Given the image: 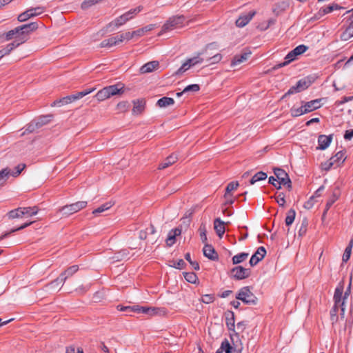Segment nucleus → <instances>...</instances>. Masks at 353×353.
I'll list each match as a JSON object with an SVG mask.
<instances>
[{
    "label": "nucleus",
    "mask_w": 353,
    "mask_h": 353,
    "mask_svg": "<svg viewBox=\"0 0 353 353\" xmlns=\"http://www.w3.org/2000/svg\"><path fill=\"white\" fill-rule=\"evenodd\" d=\"M351 281H352V276L350 279L349 284L346 288V290L344 292L343 296H342L344 290V281L341 280L338 285L336 286L334 294V310L336 311L338 308L341 309V313L343 314L345 312V302L347 297L350 296L351 293Z\"/></svg>",
    "instance_id": "f257e3e1"
},
{
    "label": "nucleus",
    "mask_w": 353,
    "mask_h": 353,
    "mask_svg": "<svg viewBox=\"0 0 353 353\" xmlns=\"http://www.w3.org/2000/svg\"><path fill=\"white\" fill-rule=\"evenodd\" d=\"M123 86L116 84L107 86L100 90L94 96L99 101H103L112 96L123 93Z\"/></svg>",
    "instance_id": "f03ea898"
},
{
    "label": "nucleus",
    "mask_w": 353,
    "mask_h": 353,
    "mask_svg": "<svg viewBox=\"0 0 353 353\" xmlns=\"http://www.w3.org/2000/svg\"><path fill=\"white\" fill-rule=\"evenodd\" d=\"M117 309L121 312H125L127 314L131 315V313H143L149 316H153L157 313L158 308L143 307L139 305L133 306H123L121 305H117Z\"/></svg>",
    "instance_id": "7ed1b4c3"
},
{
    "label": "nucleus",
    "mask_w": 353,
    "mask_h": 353,
    "mask_svg": "<svg viewBox=\"0 0 353 353\" xmlns=\"http://www.w3.org/2000/svg\"><path fill=\"white\" fill-rule=\"evenodd\" d=\"M79 270V266L77 265H74L69 267L67 270H65L63 272H62L59 277L56 279L50 282L46 285V288L52 289L57 288L60 284H63L68 278L72 276L74 274H75Z\"/></svg>",
    "instance_id": "20e7f679"
},
{
    "label": "nucleus",
    "mask_w": 353,
    "mask_h": 353,
    "mask_svg": "<svg viewBox=\"0 0 353 353\" xmlns=\"http://www.w3.org/2000/svg\"><path fill=\"white\" fill-rule=\"evenodd\" d=\"M236 299L242 301L244 303L248 305H255L257 302V298L252 292L249 286L241 288L236 295Z\"/></svg>",
    "instance_id": "39448f33"
},
{
    "label": "nucleus",
    "mask_w": 353,
    "mask_h": 353,
    "mask_svg": "<svg viewBox=\"0 0 353 353\" xmlns=\"http://www.w3.org/2000/svg\"><path fill=\"white\" fill-rule=\"evenodd\" d=\"M87 205V201H80L60 208L59 209V212H61L63 216L68 217L76 212H78L81 210L85 208Z\"/></svg>",
    "instance_id": "423d86ee"
},
{
    "label": "nucleus",
    "mask_w": 353,
    "mask_h": 353,
    "mask_svg": "<svg viewBox=\"0 0 353 353\" xmlns=\"http://www.w3.org/2000/svg\"><path fill=\"white\" fill-rule=\"evenodd\" d=\"M185 17L183 15H178L170 17L165 23L162 26V29L159 35L163 32L182 27L184 25Z\"/></svg>",
    "instance_id": "0eeeda50"
},
{
    "label": "nucleus",
    "mask_w": 353,
    "mask_h": 353,
    "mask_svg": "<svg viewBox=\"0 0 353 353\" xmlns=\"http://www.w3.org/2000/svg\"><path fill=\"white\" fill-rule=\"evenodd\" d=\"M232 277L236 280H243L251 275V270L243 266L238 265L231 270Z\"/></svg>",
    "instance_id": "6e6552de"
},
{
    "label": "nucleus",
    "mask_w": 353,
    "mask_h": 353,
    "mask_svg": "<svg viewBox=\"0 0 353 353\" xmlns=\"http://www.w3.org/2000/svg\"><path fill=\"white\" fill-rule=\"evenodd\" d=\"M274 174L278 181V190L281 188V185H285L287 183H290L289 175L284 170L278 168H274Z\"/></svg>",
    "instance_id": "1a4fd4ad"
},
{
    "label": "nucleus",
    "mask_w": 353,
    "mask_h": 353,
    "mask_svg": "<svg viewBox=\"0 0 353 353\" xmlns=\"http://www.w3.org/2000/svg\"><path fill=\"white\" fill-rule=\"evenodd\" d=\"M19 28L22 37V42H26L28 39L29 34L38 28V24L36 22H32L28 24L19 26Z\"/></svg>",
    "instance_id": "9d476101"
},
{
    "label": "nucleus",
    "mask_w": 353,
    "mask_h": 353,
    "mask_svg": "<svg viewBox=\"0 0 353 353\" xmlns=\"http://www.w3.org/2000/svg\"><path fill=\"white\" fill-rule=\"evenodd\" d=\"M21 37L19 26L5 33V39L6 41H10L14 39V41L12 43H18V47L24 43L22 42Z\"/></svg>",
    "instance_id": "9b49d317"
},
{
    "label": "nucleus",
    "mask_w": 353,
    "mask_h": 353,
    "mask_svg": "<svg viewBox=\"0 0 353 353\" xmlns=\"http://www.w3.org/2000/svg\"><path fill=\"white\" fill-rule=\"evenodd\" d=\"M266 250L264 247H259L256 252L251 256L250 260V265L255 266L259 261H261L265 256Z\"/></svg>",
    "instance_id": "f8f14e48"
},
{
    "label": "nucleus",
    "mask_w": 353,
    "mask_h": 353,
    "mask_svg": "<svg viewBox=\"0 0 353 353\" xmlns=\"http://www.w3.org/2000/svg\"><path fill=\"white\" fill-rule=\"evenodd\" d=\"M203 255L212 261H216L219 259L217 252L214 248L209 244L205 245L203 249Z\"/></svg>",
    "instance_id": "ddd939ff"
},
{
    "label": "nucleus",
    "mask_w": 353,
    "mask_h": 353,
    "mask_svg": "<svg viewBox=\"0 0 353 353\" xmlns=\"http://www.w3.org/2000/svg\"><path fill=\"white\" fill-rule=\"evenodd\" d=\"M331 143V134L326 135H319L318 137V146L316 147L317 150H323L326 149Z\"/></svg>",
    "instance_id": "4468645a"
},
{
    "label": "nucleus",
    "mask_w": 353,
    "mask_h": 353,
    "mask_svg": "<svg viewBox=\"0 0 353 353\" xmlns=\"http://www.w3.org/2000/svg\"><path fill=\"white\" fill-rule=\"evenodd\" d=\"M254 14H255V12L252 11L246 14L240 16L239 17V19L236 21V26L241 27V28L244 27L250 21V20L252 19V17L254 16Z\"/></svg>",
    "instance_id": "2eb2a0df"
},
{
    "label": "nucleus",
    "mask_w": 353,
    "mask_h": 353,
    "mask_svg": "<svg viewBox=\"0 0 353 353\" xmlns=\"http://www.w3.org/2000/svg\"><path fill=\"white\" fill-rule=\"evenodd\" d=\"M345 159V152L343 150L338 152L334 156H332V167H339L344 163Z\"/></svg>",
    "instance_id": "dca6fc26"
},
{
    "label": "nucleus",
    "mask_w": 353,
    "mask_h": 353,
    "mask_svg": "<svg viewBox=\"0 0 353 353\" xmlns=\"http://www.w3.org/2000/svg\"><path fill=\"white\" fill-rule=\"evenodd\" d=\"M213 45V43L208 44L206 46V49L205 50H203L202 52H200L197 54L196 56L188 59L189 63H190V65L192 66H194L197 64L203 63V61L205 60V57H201V55H204L205 53L207 52L208 49L211 47Z\"/></svg>",
    "instance_id": "f3484780"
},
{
    "label": "nucleus",
    "mask_w": 353,
    "mask_h": 353,
    "mask_svg": "<svg viewBox=\"0 0 353 353\" xmlns=\"http://www.w3.org/2000/svg\"><path fill=\"white\" fill-rule=\"evenodd\" d=\"M214 228L216 231V234L219 238H222L225 231V223L221 220L220 218H216L214 221Z\"/></svg>",
    "instance_id": "a211bd4d"
},
{
    "label": "nucleus",
    "mask_w": 353,
    "mask_h": 353,
    "mask_svg": "<svg viewBox=\"0 0 353 353\" xmlns=\"http://www.w3.org/2000/svg\"><path fill=\"white\" fill-rule=\"evenodd\" d=\"M225 323L229 330L235 332V319L234 314L232 311H227L225 312Z\"/></svg>",
    "instance_id": "6ab92c4d"
},
{
    "label": "nucleus",
    "mask_w": 353,
    "mask_h": 353,
    "mask_svg": "<svg viewBox=\"0 0 353 353\" xmlns=\"http://www.w3.org/2000/svg\"><path fill=\"white\" fill-rule=\"evenodd\" d=\"M159 65L157 61L148 62L141 67L140 72L142 74L152 72L159 67Z\"/></svg>",
    "instance_id": "aec40b11"
},
{
    "label": "nucleus",
    "mask_w": 353,
    "mask_h": 353,
    "mask_svg": "<svg viewBox=\"0 0 353 353\" xmlns=\"http://www.w3.org/2000/svg\"><path fill=\"white\" fill-rule=\"evenodd\" d=\"M321 99H315L312 100L308 102L304 103V108H305V110L307 113H309L312 111H314L321 106Z\"/></svg>",
    "instance_id": "412c9836"
},
{
    "label": "nucleus",
    "mask_w": 353,
    "mask_h": 353,
    "mask_svg": "<svg viewBox=\"0 0 353 353\" xmlns=\"http://www.w3.org/2000/svg\"><path fill=\"white\" fill-rule=\"evenodd\" d=\"M181 230L179 228L172 230L166 239V244L168 246H172L175 243L176 236L180 235Z\"/></svg>",
    "instance_id": "4be33fe9"
},
{
    "label": "nucleus",
    "mask_w": 353,
    "mask_h": 353,
    "mask_svg": "<svg viewBox=\"0 0 353 353\" xmlns=\"http://www.w3.org/2000/svg\"><path fill=\"white\" fill-rule=\"evenodd\" d=\"M133 104H134V106H133L132 112L134 114H139L143 112V110L145 109V102L144 100L139 99L137 101H134Z\"/></svg>",
    "instance_id": "5701e85b"
},
{
    "label": "nucleus",
    "mask_w": 353,
    "mask_h": 353,
    "mask_svg": "<svg viewBox=\"0 0 353 353\" xmlns=\"http://www.w3.org/2000/svg\"><path fill=\"white\" fill-rule=\"evenodd\" d=\"M120 43L118 35L115 37H112L110 38H108L107 39H104L101 41L100 46L101 48H106V47H112L114 46H116L117 44Z\"/></svg>",
    "instance_id": "b1692460"
},
{
    "label": "nucleus",
    "mask_w": 353,
    "mask_h": 353,
    "mask_svg": "<svg viewBox=\"0 0 353 353\" xmlns=\"http://www.w3.org/2000/svg\"><path fill=\"white\" fill-rule=\"evenodd\" d=\"M129 251L128 250H121L119 252L115 253L112 257L113 261H121L123 260L129 259Z\"/></svg>",
    "instance_id": "393cba45"
},
{
    "label": "nucleus",
    "mask_w": 353,
    "mask_h": 353,
    "mask_svg": "<svg viewBox=\"0 0 353 353\" xmlns=\"http://www.w3.org/2000/svg\"><path fill=\"white\" fill-rule=\"evenodd\" d=\"M250 55V52H245L241 54H237L234 56L231 61V66L239 65L240 63L246 61Z\"/></svg>",
    "instance_id": "a878e982"
},
{
    "label": "nucleus",
    "mask_w": 353,
    "mask_h": 353,
    "mask_svg": "<svg viewBox=\"0 0 353 353\" xmlns=\"http://www.w3.org/2000/svg\"><path fill=\"white\" fill-rule=\"evenodd\" d=\"M177 161V157L174 154H171L162 163H161L159 165V170H163L170 165H172Z\"/></svg>",
    "instance_id": "bb28decb"
},
{
    "label": "nucleus",
    "mask_w": 353,
    "mask_h": 353,
    "mask_svg": "<svg viewBox=\"0 0 353 353\" xmlns=\"http://www.w3.org/2000/svg\"><path fill=\"white\" fill-rule=\"evenodd\" d=\"M128 21V18H126L125 15L123 14L122 15L117 17L112 22L109 23L108 27L110 28L114 26L115 28H119L122 25L125 24Z\"/></svg>",
    "instance_id": "cd10ccee"
},
{
    "label": "nucleus",
    "mask_w": 353,
    "mask_h": 353,
    "mask_svg": "<svg viewBox=\"0 0 353 353\" xmlns=\"http://www.w3.org/2000/svg\"><path fill=\"white\" fill-rule=\"evenodd\" d=\"M296 57H297L296 54H293V50L290 51L285 57V61L283 63H281L276 66L274 67V69H278L281 68L282 67H284L289 64L291 61L295 59Z\"/></svg>",
    "instance_id": "c85d7f7f"
},
{
    "label": "nucleus",
    "mask_w": 353,
    "mask_h": 353,
    "mask_svg": "<svg viewBox=\"0 0 353 353\" xmlns=\"http://www.w3.org/2000/svg\"><path fill=\"white\" fill-rule=\"evenodd\" d=\"M174 103L172 98L163 97L157 101V105L160 108H165Z\"/></svg>",
    "instance_id": "c756f323"
},
{
    "label": "nucleus",
    "mask_w": 353,
    "mask_h": 353,
    "mask_svg": "<svg viewBox=\"0 0 353 353\" xmlns=\"http://www.w3.org/2000/svg\"><path fill=\"white\" fill-rule=\"evenodd\" d=\"M18 47V43H10L5 48L0 50V58L8 55L14 49Z\"/></svg>",
    "instance_id": "7c9ffc66"
},
{
    "label": "nucleus",
    "mask_w": 353,
    "mask_h": 353,
    "mask_svg": "<svg viewBox=\"0 0 353 353\" xmlns=\"http://www.w3.org/2000/svg\"><path fill=\"white\" fill-rule=\"evenodd\" d=\"M268 175L265 172L262 171L256 173L249 181L250 185H253L255 183L266 179Z\"/></svg>",
    "instance_id": "2f4dec72"
},
{
    "label": "nucleus",
    "mask_w": 353,
    "mask_h": 353,
    "mask_svg": "<svg viewBox=\"0 0 353 353\" xmlns=\"http://www.w3.org/2000/svg\"><path fill=\"white\" fill-rule=\"evenodd\" d=\"M143 9L142 6H139L135 8L130 9L129 11L125 12L123 14L126 18H128V21L133 19L137 14L141 12Z\"/></svg>",
    "instance_id": "473e14b6"
},
{
    "label": "nucleus",
    "mask_w": 353,
    "mask_h": 353,
    "mask_svg": "<svg viewBox=\"0 0 353 353\" xmlns=\"http://www.w3.org/2000/svg\"><path fill=\"white\" fill-rule=\"evenodd\" d=\"M10 176V170L8 168L0 171V187L4 185Z\"/></svg>",
    "instance_id": "72a5a7b5"
},
{
    "label": "nucleus",
    "mask_w": 353,
    "mask_h": 353,
    "mask_svg": "<svg viewBox=\"0 0 353 353\" xmlns=\"http://www.w3.org/2000/svg\"><path fill=\"white\" fill-rule=\"evenodd\" d=\"M353 247V239H352L347 246L346 247L344 253L342 256V261L343 263H346L350 258L351 253H352V249Z\"/></svg>",
    "instance_id": "f704fd0d"
},
{
    "label": "nucleus",
    "mask_w": 353,
    "mask_h": 353,
    "mask_svg": "<svg viewBox=\"0 0 353 353\" xmlns=\"http://www.w3.org/2000/svg\"><path fill=\"white\" fill-rule=\"evenodd\" d=\"M22 215H27L29 216H32L34 215H36L38 212V208L37 206L33 207H26V208H21Z\"/></svg>",
    "instance_id": "c9c22d12"
},
{
    "label": "nucleus",
    "mask_w": 353,
    "mask_h": 353,
    "mask_svg": "<svg viewBox=\"0 0 353 353\" xmlns=\"http://www.w3.org/2000/svg\"><path fill=\"white\" fill-rule=\"evenodd\" d=\"M231 339H232V344L234 345L232 350H234L235 352H236V353H241L242 350H243L242 344L240 342L239 345H237V342L239 340V333L236 332L234 334V336H231Z\"/></svg>",
    "instance_id": "e433bc0d"
},
{
    "label": "nucleus",
    "mask_w": 353,
    "mask_h": 353,
    "mask_svg": "<svg viewBox=\"0 0 353 353\" xmlns=\"http://www.w3.org/2000/svg\"><path fill=\"white\" fill-rule=\"evenodd\" d=\"M290 114L294 117H296L304 114H307L305 108H304L303 102H302V105L299 108L292 107L290 109Z\"/></svg>",
    "instance_id": "4c0bfd02"
},
{
    "label": "nucleus",
    "mask_w": 353,
    "mask_h": 353,
    "mask_svg": "<svg viewBox=\"0 0 353 353\" xmlns=\"http://www.w3.org/2000/svg\"><path fill=\"white\" fill-rule=\"evenodd\" d=\"M74 100L72 98V94L63 97L59 100L54 101L52 104V106H61L65 104L73 102Z\"/></svg>",
    "instance_id": "58836bf2"
},
{
    "label": "nucleus",
    "mask_w": 353,
    "mask_h": 353,
    "mask_svg": "<svg viewBox=\"0 0 353 353\" xmlns=\"http://www.w3.org/2000/svg\"><path fill=\"white\" fill-rule=\"evenodd\" d=\"M52 118V115H44L38 117L34 119L36 123L37 124L39 128H41L43 125L48 123Z\"/></svg>",
    "instance_id": "ea45409f"
},
{
    "label": "nucleus",
    "mask_w": 353,
    "mask_h": 353,
    "mask_svg": "<svg viewBox=\"0 0 353 353\" xmlns=\"http://www.w3.org/2000/svg\"><path fill=\"white\" fill-rule=\"evenodd\" d=\"M248 255H249L248 253L241 252V253H239V254L234 256L232 259V263L234 265H236V264H239V263L243 262L244 261L246 260Z\"/></svg>",
    "instance_id": "a19ab883"
},
{
    "label": "nucleus",
    "mask_w": 353,
    "mask_h": 353,
    "mask_svg": "<svg viewBox=\"0 0 353 353\" xmlns=\"http://www.w3.org/2000/svg\"><path fill=\"white\" fill-rule=\"evenodd\" d=\"M33 222H28V223H25L24 224L21 225L20 227L19 228H14V229H12L10 230L9 232H6L4 233L3 234H2L1 236H0V240H2L3 239H6L7 238L8 236H9L10 234L17 232V231H19V230H21L22 229H24L26 228H27L28 226L30 225Z\"/></svg>",
    "instance_id": "79ce46f5"
},
{
    "label": "nucleus",
    "mask_w": 353,
    "mask_h": 353,
    "mask_svg": "<svg viewBox=\"0 0 353 353\" xmlns=\"http://www.w3.org/2000/svg\"><path fill=\"white\" fill-rule=\"evenodd\" d=\"M27 12H28L29 17L32 18L42 14L44 12V8L40 6L31 8L28 9Z\"/></svg>",
    "instance_id": "37998d69"
},
{
    "label": "nucleus",
    "mask_w": 353,
    "mask_h": 353,
    "mask_svg": "<svg viewBox=\"0 0 353 353\" xmlns=\"http://www.w3.org/2000/svg\"><path fill=\"white\" fill-rule=\"evenodd\" d=\"M295 216H296V212H295L294 210L290 209L288 212L287 216H286L285 220V225L287 226H290L293 223L294 219H295Z\"/></svg>",
    "instance_id": "c03bdc74"
},
{
    "label": "nucleus",
    "mask_w": 353,
    "mask_h": 353,
    "mask_svg": "<svg viewBox=\"0 0 353 353\" xmlns=\"http://www.w3.org/2000/svg\"><path fill=\"white\" fill-rule=\"evenodd\" d=\"M310 85V81H306L305 79H300L296 84V88L298 91L300 92L303 90L307 89Z\"/></svg>",
    "instance_id": "a18cd8bd"
},
{
    "label": "nucleus",
    "mask_w": 353,
    "mask_h": 353,
    "mask_svg": "<svg viewBox=\"0 0 353 353\" xmlns=\"http://www.w3.org/2000/svg\"><path fill=\"white\" fill-rule=\"evenodd\" d=\"M112 205H113V203H112L111 202H107V203L101 205V206H99L94 210H93L92 213L94 214H97L103 212L105 210L110 209L112 206Z\"/></svg>",
    "instance_id": "49530a36"
},
{
    "label": "nucleus",
    "mask_w": 353,
    "mask_h": 353,
    "mask_svg": "<svg viewBox=\"0 0 353 353\" xmlns=\"http://www.w3.org/2000/svg\"><path fill=\"white\" fill-rule=\"evenodd\" d=\"M185 279L190 283H196L198 277L194 272H184Z\"/></svg>",
    "instance_id": "de8ad7c7"
},
{
    "label": "nucleus",
    "mask_w": 353,
    "mask_h": 353,
    "mask_svg": "<svg viewBox=\"0 0 353 353\" xmlns=\"http://www.w3.org/2000/svg\"><path fill=\"white\" fill-rule=\"evenodd\" d=\"M331 12V5H328L325 8H321L319 9V12L315 14V18L317 19H321L325 14Z\"/></svg>",
    "instance_id": "09e8293b"
},
{
    "label": "nucleus",
    "mask_w": 353,
    "mask_h": 353,
    "mask_svg": "<svg viewBox=\"0 0 353 353\" xmlns=\"http://www.w3.org/2000/svg\"><path fill=\"white\" fill-rule=\"evenodd\" d=\"M21 212V208H18L15 210H12L11 211H10L8 213V216L9 219H11L22 217L23 215Z\"/></svg>",
    "instance_id": "8fccbe9b"
},
{
    "label": "nucleus",
    "mask_w": 353,
    "mask_h": 353,
    "mask_svg": "<svg viewBox=\"0 0 353 353\" xmlns=\"http://www.w3.org/2000/svg\"><path fill=\"white\" fill-rule=\"evenodd\" d=\"M321 171L323 174H326L331 169V158L321 163Z\"/></svg>",
    "instance_id": "3c124183"
},
{
    "label": "nucleus",
    "mask_w": 353,
    "mask_h": 353,
    "mask_svg": "<svg viewBox=\"0 0 353 353\" xmlns=\"http://www.w3.org/2000/svg\"><path fill=\"white\" fill-rule=\"evenodd\" d=\"M222 59V55L221 54H216L212 57L205 56V60L210 61L211 64L216 63L219 62Z\"/></svg>",
    "instance_id": "603ef678"
},
{
    "label": "nucleus",
    "mask_w": 353,
    "mask_h": 353,
    "mask_svg": "<svg viewBox=\"0 0 353 353\" xmlns=\"http://www.w3.org/2000/svg\"><path fill=\"white\" fill-rule=\"evenodd\" d=\"M238 186H239L238 182L232 181V182L229 183L225 189V197L227 198L228 194H229L232 191L236 190L238 188Z\"/></svg>",
    "instance_id": "864d4df0"
},
{
    "label": "nucleus",
    "mask_w": 353,
    "mask_h": 353,
    "mask_svg": "<svg viewBox=\"0 0 353 353\" xmlns=\"http://www.w3.org/2000/svg\"><path fill=\"white\" fill-rule=\"evenodd\" d=\"M307 224H308L307 220L306 219H304L302 221L301 225L298 231L299 236H302L305 234V233L307 232Z\"/></svg>",
    "instance_id": "5fc2aeb1"
},
{
    "label": "nucleus",
    "mask_w": 353,
    "mask_h": 353,
    "mask_svg": "<svg viewBox=\"0 0 353 353\" xmlns=\"http://www.w3.org/2000/svg\"><path fill=\"white\" fill-rule=\"evenodd\" d=\"M38 128H39V127H38L37 124L36 123L35 121L33 120L27 125L24 133L33 132Z\"/></svg>",
    "instance_id": "6e6d98bb"
},
{
    "label": "nucleus",
    "mask_w": 353,
    "mask_h": 353,
    "mask_svg": "<svg viewBox=\"0 0 353 353\" xmlns=\"http://www.w3.org/2000/svg\"><path fill=\"white\" fill-rule=\"evenodd\" d=\"M25 164H19L14 168V171L10 170V176H12L14 177L17 176L21 174V172L25 168Z\"/></svg>",
    "instance_id": "4d7b16f0"
},
{
    "label": "nucleus",
    "mask_w": 353,
    "mask_h": 353,
    "mask_svg": "<svg viewBox=\"0 0 353 353\" xmlns=\"http://www.w3.org/2000/svg\"><path fill=\"white\" fill-rule=\"evenodd\" d=\"M200 90V86L199 84H191L188 86H186L183 90V92H198Z\"/></svg>",
    "instance_id": "13d9d810"
},
{
    "label": "nucleus",
    "mask_w": 353,
    "mask_h": 353,
    "mask_svg": "<svg viewBox=\"0 0 353 353\" xmlns=\"http://www.w3.org/2000/svg\"><path fill=\"white\" fill-rule=\"evenodd\" d=\"M307 47L305 45H299L296 46L293 50V54H296L297 56L302 54L304 53L307 50Z\"/></svg>",
    "instance_id": "bf43d9fd"
},
{
    "label": "nucleus",
    "mask_w": 353,
    "mask_h": 353,
    "mask_svg": "<svg viewBox=\"0 0 353 353\" xmlns=\"http://www.w3.org/2000/svg\"><path fill=\"white\" fill-rule=\"evenodd\" d=\"M316 202V201L315 196H312L310 197V199L306 202H305L303 207H304V208H305L307 210H310L311 208H313V206Z\"/></svg>",
    "instance_id": "052dcab7"
},
{
    "label": "nucleus",
    "mask_w": 353,
    "mask_h": 353,
    "mask_svg": "<svg viewBox=\"0 0 353 353\" xmlns=\"http://www.w3.org/2000/svg\"><path fill=\"white\" fill-rule=\"evenodd\" d=\"M201 302L205 304H209L214 301V294H204L203 295L201 298Z\"/></svg>",
    "instance_id": "680f3d73"
},
{
    "label": "nucleus",
    "mask_w": 353,
    "mask_h": 353,
    "mask_svg": "<svg viewBox=\"0 0 353 353\" xmlns=\"http://www.w3.org/2000/svg\"><path fill=\"white\" fill-rule=\"evenodd\" d=\"M343 37L346 39V37H353V21L350 23L349 26L346 28L345 32L343 34Z\"/></svg>",
    "instance_id": "e2e57ef3"
},
{
    "label": "nucleus",
    "mask_w": 353,
    "mask_h": 353,
    "mask_svg": "<svg viewBox=\"0 0 353 353\" xmlns=\"http://www.w3.org/2000/svg\"><path fill=\"white\" fill-rule=\"evenodd\" d=\"M118 37H119L120 43H121L125 39H126V40L132 39L134 37V36L132 35V32H127L125 33H123V34L118 35Z\"/></svg>",
    "instance_id": "0e129e2a"
},
{
    "label": "nucleus",
    "mask_w": 353,
    "mask_h": 353,
    "mask_svg": "<svg viewBox=\"0 0 353 353\" xmlns=\"http://www.w3.org/2000/svg\"><path fill=\"white\" fill-rule=\"evenodd\" d=\"M29 19H30V17H29V14H28V12H27V10H26L25 12L21 13L18 17H17V20L19 21V22H24V21H26L27 20H28Z\"/></svg>",
    "instance_id": "69168bd1"
},
{
    "label": "nucleus",
    "mask_w": 353,
    "mask_h": 353,
    "mask_svg": "<svg viewBox=\"0 0 353 353\" xmlns=\"http://www.w3.org/2000/svg\"><path fill=\"white\" fill-rule=\"evenodd\" d=\"M220 348L225 352L229 350H232L233 347L231 346V345L230 344L229 341L227 339H225L223 341H222Z\"/></svg>",
    "instance_id": "338daca9"
},
{
    "label": "nucleus",
    "mask_w": 353,
    "mask_h": 353,
    "mask_svg": "<svg viewBox=\"0 0 353 353\" xmlns=\"http://www.w3.org/2000/svg\"><path fill=\"white\" fill-rule=\"evenodd\" d=\"M192 65H190V63H189V60L188 59L178 70L177 73H181L186 70H188L190 68H191Z\"/></svg>",
    "instance_id": "774afa93"
}]
</instances>
